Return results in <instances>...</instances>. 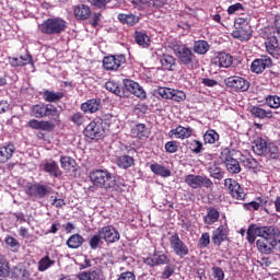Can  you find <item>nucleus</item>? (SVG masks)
I'll return each instance as SVG.
<instances>
[{
	"label": "nucleus",
	"instance_id": "28",
	"mask_svg": "<svg viewBox=\"0 0 280 280\" xmlns=\"http://www.w3.org/2000/svg\"><path fill=\"white\" fill-rule=\"evenodd\" d=\"M250 113L257 119H273L272 110L264 109L261 106H253Z\"/></svg>",
	"mask_w": 280,
	"mask_h": 280
},
{
	"label": "nucleus",
	"instance_id": "57",
	"mask_svg": "<svg viewBox=\"0 0 280 280\" xmlns=\"http://www.w3.org/2000/svg\"><path fill=\"white\" fill-rule=\"evenodd\" d=\"M102 234H95L90 238V247L92 248V250H97L100 248V244H102Z\"/></svg>",
	"mask_w": 280,
	"mask_h": 280
},
{
	"label": "nucleus",
	"instance_id": "12",
	"mask_svg": "<svg viewBox=\"0 0 280 280\" xmlns=\"http://www.w3.org/2000/svg\"><path fill=\"white\" fill-rule=\"evenodd\" d=\"M124 86L126 91L131 93V95L139 97V100H147L148 94L145 93V90H143V86H141L137 81L131 79H125Z\"/></svg>",
	"mask_w": 280,
	"mask_h": 280
},
{
	"label": "nucleus",
	"instance_id": "56",
	"mask_svg": "<svg viewBox=\"0 0 280 280\" xmlns=\"http://www.w3.org/2000/svg\"><path fill=\"white\" fill-rule=\"evenodd\" d=\"M211 244V235L209 232H205L201 234L199 241H198V246L199 248H207Z\"/></svg>",
	"mask_w": 280,
	"mask_h": 280
},
{
	"label": "nucleus",
	"instance_id": "22",
	"mask_svg": "<svg viewBox=\"0 0 280 280\" xmlns=\"http://www.w3.org/2000/svg\"><path fill=\"white\" fill-rule=\"evenodd\" d=\"M213 65L222 69H229L233 65V56L226 52H218L217 56L212 59Z\"/></svg>",
	"mask_w": 280,
	"mask_h": 280
},
{
	"label": "nucleus",
	"instance_id": "26",
	"mask_svg": "<svg viewBox=\"0 0 280 280\" xmlns=\"http://www.w3.org/2000/svg\"><path fill=\"white\" fill-rule=\"evenodd\" d=\"M91 7L86 4H79L74 7V16L78 21H86L91 19Z\"/></svg>",
	"mask_w": 280,
	"mask_h": 280
},
{
	"label": "nucleus",
	"instance_id": "44",
	"mask_svg": "<svg viewBox=\"0 0 280 280\" xmlns=\"http://www.w3.org/2000/svg\"><path fill=\"white\" fill-rule=\"evenodd\" d=\"M241 163L246 167V170H257L259 167V162L255 160L253 156H242L241 158Z\"/></svg>",
	"mask_w": 280,
	"mask_h": 280
},
{
	"label": "nucleus",
	"instance_id": "8",
	"mask_svg": "<svg viewBox=\"0 0 280 280\" xmlns=\"http://www.w3.org/2000/svg\"><path fill=\"white\" fill-rule=\"evenodd\" d=\"M224 84L232 93H246L250 89V82L242 77H229L224 79Z\"/></svg>",
	"mask_w": 280,
	"mask_h": 280
},
{
	"label": "nucleus",
	"instance_id": "60",
	"mask_svg": "<svg viewBox=\"0 0 280 280\" xmlns=\"http://www.w3.org/2000/svg\"><path fill=\"white\" fill-rule=\"evenodd\" d=\"M171 100L173 102H185V100H187V94H185L183 91L180 90H174L173 89V93H172V97Z\"/></svg>",
	"mask_w": 280,
	"mask_h": 280
},
{
	"label": "nucleus",
	"instance_id": "19",
	"mask_svg": "<svg viewBox=\"0 0 280 280\" xmlns=\"http://www.w3.org/2000/svg\"><path fill=\"white\" fill-rule=\"evenodd\" d=\"M28 128H32V130H44L45 132H54V130L56 129V124L49 120L32 119L28 121Z\"/></svg>",
	"mask_w": 280,
	"mask_h": 280
},
{
	"label": "nucleus",
	"instance_id": "52",
	"mask_svg": "<svg viewBox=\"0 0 280 280\" xmlns=\"http://www.w3.org/2000/svg\"><path fill=\"white\" fill-rule=\"evenodd\" d=\"M189 145L190 152H192V154H202L205 150V145L199 140L190 141Z\"/></svg>",
	"mask_w": 280,
	"mask_h": 280
},
{
	"label": "nucleus",
	"instance_id": "51",
	"mask_svg": "<svg viewBox=\"0 0 280 280\" xmlns=\"http://www.w3.org/2000/svg\"><path fill=\"white\" fill-rule=\"evenodd\" d=\"M265 154L269 159H279V147H277L275 143L267 144Z\"/></svg>",
	"mask_w": 280,
	"mask_h": 280
},
{
	"label": "nucleus",
	"instance_id": "48",
	"mask_svg": "<svg viewBox=\"0 0 280 280\" xmlns=\"http://www.w3.org/2000/svg\"><path fill=\"white\" fill-rule=\"evenodd\" d=\"M219 139L220 135H218V131L213 129L207 130L206 133L203 135L205 143L213 144L215 143V141H219Z\"/></svg>",
	"mask_w": 280,
	"mask_h": 280
},
{
	"label": "nucleus",
	"instance_id": "59",
	"mask_svg": "<svg viewBox=\"0 0 280 280\" xmlns=\"http://www.w3.org/2000/svg\"><path fill=\"white\" fill-rule=\"evenodd\" d=\"M113 0H89V3L93 5L94 8H97L98 10H106L108 3H110Z\"/></svg>",
	"mask_w": 280,
	"mask_h": 280
},
{
	"label": "nucleus",
	"instance_id": "55",
	"mask_svg": "<svg viewBox=\"0 0 280 280\" xmlns=\"http://www.w3.org/2000/svg\"><path fill=\"white\" fill-rule=\"evenodd\" d=\"M154 257L156 266H167L172 261V259H170V256L165 254H154Z\"/></svg>",
	"mask_w": 280,
	"mask_h": 280
},
{
	"label": "nucleus",
	"instance_id": "17",
	"mask_svg": "<svg viewBox=\"0 0 280 280\" xmlns=\"http://www.w3.org/2000/svg\"><path fill=\"white\" fill-rule=\"evenodd\" d=\"M229 241V229L224 225H220L214 231H212V244L214 246H222L223 242Z\"/></svg>",
	"mask_w": 280,
	"mask_h": 280
},
{
	"label": "nucleus",
	"instance_id": "1",
	"mask_svg": "<svg viewBox=\"0 0 280 280\" xmlns=\"http://www.w3.org/2000/svg\"><path fill=\"white\" fill-rule=\"evenodd\" d=\"M37 30L45 36H60L67 31V22L60 16L48 18L38 24Z\"/></svg>",
	"mask_w": 280,
	"mask_h": 280
},
{
	"label": "nucleus",
	"instance_id": "16",
	"mask_svg": "<svg viewBox=\"0 0 280 280\" xmlns=\"http://www.w3.org/2000/svg\"><path fill=\"white\" fill-rule=\"evenodd\" d=\"M101 237L105 240L109 244H115V242H119V232L115 230L113 225L103 226L98 230Z\"/></svg>",
	"mask_w": 280,
	"mask_h": 280
},
{
	"label": "nucleus",
	"instance_id": "32",
	"mask_svg": "<svg viewBox=\"0 0 280 280\" xmlns=\"http://www.w3.org/2000/svg\"><path fill=\"white\" fill-rule=\"evenodd\" d=\"M252 148L255 154L261 156L266 154V150H268V142L264 138H257L256 140H254Z\"/></svg>",
	"mask_w": 280,
	"mask_h": 280
},
{
	"label": "nucleus",
	"instance_id": "64",
	"mask_svg": "<svg viewBox=\"0 0 280 280\" xmlns=\"http://www.w3.org/2000/svg\"><path fill=\"white\" fill-rule=\"evenodd\" d=\"M117 280H137V276L132 271H125L119 275Z\"/></svg>",
	"mask_w": 280,
	"mask_h": 280
},
{
	"label": "nucleus",
	"instance_id": "46",
	"mask_svg": "<svg viewBox=\"0 0 280 280\" xmlns=\"http://www.w3.org/2000/svg\"><path fill=\"white\" fill-rule=\"evenodd\" d=\"M257 236H259V226L250 224L247 229V242H249V244H255Z\"/></svg>",
	"mask_w": 280,
	"mask_h": 280
},
{
	"label": "nucleus",
	"instance_id": "13",
	"mask_svg": "<svg viewBox=\"0 0 280 280\" xmlns=\"http://www.w3.org/2000/svg\"><path fill=\"white\" fill-rule=\"evenodd\" d=\"M258 253L261 255H272L273 250L280 249V241H267L266 238H259L256 242Z\"/></svg>",
	"mask_w": 280,
	"mask_h": 280
},
{
	"label": "nucleus",
	"instance_id": "36",
	"mask_svg": "<svg viewBox=\"0 0 280 280\" xmlns=\"http://www.w3.org/2000/svg\"><path fill=\"white\" fill-rule=\"evenodd\" d=\"M116 165L120 167V170H128L135 165V158L130 155H120L116 159Z\"/></svg>",
	"mask_w": 280,
	"mask_h": 280
},
{
	"label": "nucleus",
	"instance_id": "37",
	"mask_svg": "<svg viewBox=\"0 0 280 280\" xmlns=\"http://www.w3.org/2000/svg\"><path fill=\"white\" fill-rule=\"evenodd\" d=\"M118 21L122 23V25H130L131 27L133 25H137L139 23V16L132 14V13H120L117 16Z\"/></svg>",
	"mask_w": 280,
	"mask_h": 280
},
{
	"label": "nucleus",
	"instance_id": "21",
	"mask_svg": "<svg viewBox=\"0 0 280 280\" xmlns=\"http://www.w3.org/2000/svg\"><path fill=\"white\" fill-rule=\"evenodd\" d=\"M79 280H106L102 268L94 267L88 271H82L78 275Z\"/></svg>",
	"mask_w": 280,
	"mask_h": 280
},
{
	"label": "nucleus",
	"instance_id": "29",
	"mask_svg": "<svg viewBox=\"0 0 280 280\" xmlns=\"http://www.w3.org/2000/svg\"><path fill=\"white\" fill-rule=\"evenodd\" d=\"M224 163L230 174H240V172H242V166L240 165V161L232 158L231 155H226Z\"/></svg>",
	"mask_w": 280,
	"mask_h": 280
},
{
	"label": "nucleus",
	"instance_id": "61",
	"mask_svg": "<svg viewBox=\"0 0 280 280\" xmlns=\"http://www.w3.org/2000/svg\"><path fill=\"white\" fill-rule=\"evenodd\" d=\"M165 151L168 154H176L178 152V142L176 141H168L165 143Z\"/></svg>",
	"mask_w": 280,
	"mask_h": 280
},
{
	"label": "nucleus",
	"instance_id": "43",
	"mask_svg": "<svg viewBox=\"0 0 280 280\" xmlns=\"http://www.w3.org/2000/svg\"><path fill=\"white\" fill-rule=\"evenodd\" d=\"M13 277L18 280H30L31 273L25 267H15L13 269Z\"/></svg>",
	"mask_w": 280,
	"mask_h": 280
},
{
	"label": "nucleus",
	"instance_id": "14",
	"mask_svg": "<svg viewBox=\"0 0 280 280\" xmlns=\"http://www.w3.org/2000/svg\"><path fill=\"white\" fill-rule=\"evenodd\" d=\"M258 237H261L260 240H267L268 242H280V240H277V237H280V230L272 225L259 226Z\"/></svg>",
	"mask_w": 280,
	"mask_h": 280
},
{
	"label": "nucleus",
	"instance_id": "5",
	"mask_svg": "<svg viewBox=\"0 0 280 280\" xmlns=\"http://www.w3.org/2000/svg\"><path fill=\"white\" fill-rule=\"evenodd\" d=\"M24 194H26L31 200H43L51 194V187L38 182L28 183L24 188Z\"/></svg>",
	"mask_w": 280,
	"mask_h": 280
},
{
	"label": "nucleus",
	"instance_id": "35",
	"mask_svg": "<svg viewBox=\"0 0 280 280\" xmlns=\"http://www.w3.org/2000/svg\"><path fill=\"white\" fill-rule=\"evenodd\" d=\"M133 38L140 47L148 48L150 46V36L145 32L136 31Z\"/></svg>",
	"mask_w": 280,
	"mask_h": 280
},
{
	"label": "nucleus",
	"instance_id": "11",
	"mask_svg": "<svg viewBox=\"0 0 280 280\" xmlns=\"http://www.w3.org/2000/svg\"><path fill=\"white\" fill-rule=\"evenodd\" d=\"M121 65H126V56L124 55H110L103 59V67L106 71H117Z\"/></svg>",
	"mask_w": 280,
	"mask_h": 280
},
{
	"label": "nucleus",
	"instance_id": "4",
	"mask_svg": "<svg viewBox=\"0 0 280 280\" xmlns=\"http://www.w3.org/2000/svg\"><path fill=\"white\" fill-rule=\"evenodd\" d=\"M267 54L272 58H280V18L275 20L273 32L268 36L265 42Z\"/></svg>",
	"mask_w": 280,
	"mask_h": 280
},
{
	"label": "nucleus",
	"instance_id": "15",
	"mask_svg": "<svg viewBox=\"0 0 280 280\" xmlns=\"http://www.w3.org/2000/svg\"><path fill=\"white\" fill-rule=\"evenodd\" d=\"M175 56L183 62L184 65H189L194 60V54H191V49H189L185 45H175L174 46Z\"/></svg>",
	"mask_w": 280,
	"mask_h": 280
},
{
	"label": "nucleus",
	"instance_id": "33",
	"mask_svg": "<svg viewBox=\"0 0 280 280\" xmlns=\"http://www.w3.org/2000/svg\"><path fill=\"white\" fill-rule=\"evenodd\" d=\"M233 38H236L241 42L250 40V37L253 36V32L250 31V27L246 28H236L232 32Z\"/></svg>",
	"mask_w": 280,
	"mask_h": 280
},
{
	"label": "nucleus",
	"instance_id": "2",
	"mask_svg": "<svg viewBox=\"0 0 280 280\" xmlns=\"http://www.w3.org/2000/svg\"><path fill=\"white\" fill-rule=\"evenodd\" d=\"M90 180L94 187H100L101 189H113L117 185L115 176L107 170H94L90 172Z\"/></svg>",
	"mask_w": 280,
	"mask_h": 280
},
{
	"label": "nucleus",
	"instance_id": "7",
	"mask_svg": "<svg viewBox=\"0 0 280 280\" xmlns=\"http://www.w3.org/2000/svg\"><path fill=\"white\" fill-rule=\"evenodd\" d=\"M168 235H171L168 237V242L173 253H175L177 257H180V259H183V257H187V255H189V247L185 242H183L178 233L173 232L168 233Z\"/></svg>",
	"mask_w": 280,
	"mask_h": 280
},
{
	"label": "nucleus",
	"instance_id": "3",
	"mask_svg": "<svg viewBox=\"0 0 280 280\" xmlns=\"http://www.w3.org/2000/svg\"><path fill=\"white\" fill-rule=\"evenodd\" d=\"M32 117L36 119H43L45 117H51L55 124L60 125V110L52 104H36L31 107Z\"/></svg>",
	"mask_w": 280,
	"mask_h": 280
},
{
	"label": "nucleus",
	"instance_id": "31",
	"mask_svg": "<svg viewBox=\"0 0 280 280\" xmlns=\"http://www.w3.org/2000/svg\"><path fill=\"white\" fill-rule=\"evenodd\" d=\"M56 266V260L51 259L49 255L43 256L37 262L38 272H46L49 268H54Z\"/></svg>",
	"mask_w": 280,
	"mask_h": 280
},
{
	"label": "nucleus",
	"instance_id": "25",
	"mask_svg": "<svg viewBox=\"0 0 280 280\" xmlns=\"http://www.w3.org/2000/svg\"><path fill=\"white\" fill-rule=\"evenodd\" d=\"M100 106H102L101 98H91L81 104V110L93 115V113H97V110H100Z\"/></svg>",
	"mask_w": 280,
	"mask_h": 280
},
{
	"label": "nucleus",
	"instance_id": "47",
	"mask_svg": "<svg viewBox=\"0 0 280 280\" xmlns=\"http://www.w3.org/2000/svg\"><path fill=\"white\" fill-rule=\"evenodd\" d=\"M69 121H71L72 124H74V126H78L80 128V126H84L86 117L84 116V114H82V112H75L69 117Z\"/></svg>",
	"mask_w": 280,
	"mask_h": 280
},
{
	"label": "nucleus",
	"instance_id": "42",
	"mask_svg": "<svg viewBox=\"0 0 280 280\" xmlns=\"http://www.w3.org/2000/svg\"><path fill=\"white\" fill-rule=\"evenodd\" d=\"M258 201H250L247 203H244L243 207L246 211H259V209L261 208V205H266V202H268V200L258 197L257 198Z\"/></svg>",
	"mask_w": 280,
	"mask_h": 280
},
{
	"label": "nucleus",
	"instance_id": "53",
	"mask_svg": "<svg viewBox=\"0 0 280 280\" xmlns=\"http://www.w3.org/2000/svg\"><path fill=\"white\" fill-rule=\"evenodd\" d=\"M4 243L7 244V246H9V248H15L13 249L14 253H16L19 248H21V243L12 235H7L4 238Z\"/></svg>",
	"mask_w": 280,
	"mask_h": 280
},
{
	"label": "nucleus",
	"instance_id": "63",
	"mask_svg": "<svg viewBox=\"0 0 280 280\" xmlns=\"http://www.w3.org/2000/svg\"><path fill=\"white\" fill-rule=\"evenodd\" d=\"M212 277L214 280H224V270L221 267H212Z\"/></svg>",
	"mask_w": 280,
	"mask_h": 280
},
{
	"label": "nucleus",
	"instance_id": "41",
	"mask_svg": "<svg viewBox=\"0 0 280 280\" xmlns=\"http://www.w3.org/2000/svg\"><path fill=\"white\" fill-rule=\"evenodd\" d=\"M82 244H84V237L80 234H72L67 241L68 248L72 249L80 248Z\"/></svg>",
	"mask_w": 280,
	"mask_h": 280
},
{
	"label": "nucleus",
	"instance_id": "50",
	"mask_svg": "<svg viewBox=\"0 0 280 280\" xmlns=\"http://www.w3.org/2000/svg\"><path fill=\"white\" fill-rule=\"evenodd\" d=\"M209 47H210L209 43H207L205 40H198L194 45V51L196 54L205 55V54H207V51H209Z\"/></svg>",
	"mask_w": 280,
	"mask_h": 280
},
{
	"label": "nucleus",
	"instance_id": "23",
	"mask_svg": "<svg viewBox=\"0 0 280 280\" xmlns=\"http://www.w3.org/2000/svg\"><path fill=\"white\" fill-rule=\"evenodd\" d=\"M206 211L207 213L203 215V224L206 226H212V224L220 221V210L215 207H208Z\"/></svg>",
	"mask_w": 280,
	"mask_h": 280
},
{
	"label": "nucleus",
	"instance_id": "58",
	"mask_svg": "<svg viewBox=\"0 0 280 280\" xmlns=\"http://www.w3.org/2000/svg\"><path fill=\"white\" fill-rule=\"evenodd\" d=\"M174 92V89L172 88H159L158 89V95L162 97L163 100H172V93Z\"/></svg>",
	"mask_w": 280,
	"mask_h": 280
},
{
	"label": "nucleus",
	"instance_id": "24",
	"mask_svg": "<svg viewBox=\"0 0 280 280\" xmlns=\"http://www.w3.org/2000/svg\"><path fill=\"white\" fill-rule=\"evenodd\" d=\"M272 67V59L270 57L265 56L260 59H255L252 62L250 69L252 71H265V69H270Z\"/></svg>",
	"mask_w": 280,
	"mask_h": 280
},
{
	"label": "nucleus",
	"instance_id": "27",
	"mask_svg": "<svg viewBox=\"0 0 280 280\" xmlns=\"http://www.w3.org/2000/svg\"><path fill=\"white\" fill-rule=\"evenodd\" d=\"M44 172L52 176V178H60V176H62V171L56 161L46 162L44 164Z\"/></svg>",
	"mask_w": 280,
	"mask_h": 280
},
{
	"label": "nucleus",
	"instance_id": "45",
	"mask_svg": "<svg viewBox=\"0 0 280 280\" xmlns=\"http://www.w3.org/2000/svg\"><path fill=\"white\" fill-rule=\"evenodd\" d=\"M105 89L109 91V93H114V95H118V97H121V95H124V91H121V88L115 81H107L105 83Z\"/></svg>",
	"mask_w": 280,
	"mask_h": 280
},
{
	"label": "nucleus",
	"instance_id": "18",
	"mask_svg": "<svg viewBox=\"0 0 280 280\" xmlns=\"http://www.w3.org/2000/svg\"><path fill=\"white\" fill-rule=\"evenodd\" d=\"M194 135V128L191 127H183V126H177L175 129H171L168 131V137L170 139H189Z\"/></svg>",
	"mask_w": 280,
	"mask_h": 280
},
{
	"label": "nucleus",
	"instance_id": "39",
	"mask_svg": "<svg viewBox=\"0 0 280 280\" xmlns=\"http://www.w3.org/2000/svg\"><path fill=\"white\" fill-rule=\"evenodd\" d=\"M163 71H174L176 69V59L170 55H164L161 59Z\"/></svg>",
	"mask_w": 280,
	"mask_h": 280
},
{
	"label": "nucleus",
	"instance_id": "40",
	"mask_svg": "<svg viewBox=\"0 0 280 280\" xmlns=\"http://www.w3.org/2000/svg\"><path fill=\"white\" fill-rule=\"evenodd\" d=\"M43 97H44L45 102H49L50 104H52V103L56 104V102H60V100H62V97H65V93L46 90L44 92Z\"/></svg>",
	"mask_w": 280,
	"mask_h": 280
},
{
	"label": "nucleus",
	"instance_id": "30",
	"mask_svg": "<svg viewBox=\"0 0 280 280\" xmlns=\"http://www.w3.org/2000/svg\"><path fill=\"white\" fill-rule=\"evenodd\" d=\"M131 135L136 137V139H148V137H150V130H148L145 124H137L131 129Z\"/></svg>",
	"mask_w": 280,
	"mask_h": 280
},
{
	"label": "nucleus",
	"instance_id": "62",
	"mask_svg": "<svg viewBox=\"0 0 280 280\" xmlns=\"http://www.w3.org/2000/svg\"><path fill=\"white\" fill-rule=\"evenodd\" d=\"M175 270H176V267H174V265L165 266L162 272V279H170V277H173Z\"/></svg>",
	"mask_w": 280,
	"mask_h": 280
},
{
	"label": "nucleus",
	"instance_id": "20",
	"mask_svg": "<svg viewBox=\"0 0 280 280\" xmlns=\"http://www.w3.org/2000/svg\"><path fill=\"white\" fill-rule=\"evenodd\" d=\"M16 147L12 142L0 144V164L8 163L14 156Z\"/></svg>",
	"mask_w": 280,
	"mask_h": 280
},
{
	"label": "nucleus",
	"instance_id": "49",
	"mask_svg": "<svg viewBox=\"0 0 280 280\" xmlns=\"http://www.w3.org/2000/svg\"><path fill=\"white\" fill-rule=\"evenodd\" d=\"M12 65H16L18 67L32 65V55H30L28 52H25L24 55H21L20 58L13 59Z\"/></svg>",
	"mask_w": 280,
	"mask_h": 280
},
{
	"label": "nucleus",
	"instance_id": "38",
	"mask_svg": "<svg viewBox=\"0 0 280 280\" xmlns=\"http://www.w3.org/2000/svg\"><path fill=\"white\" fill-rule=\"evenodd\" d=\"M60 165L66 172H73L75 171V165H78V163H75L71 156L61 155Z\"/></svg>",
	"mask_w": 280,
	"mask_h": 280
},
{
	"label": "nucleus",
	"instance_id": "54",
	"mask_svg": "<svg viewBox=\"0 0 280 280\" xmlns=\"http://www.w3.org/2000/svg\"><path fill=\"white\" fill-rule=\"evenodd\" d=\"M265 102L269 108H280V97L278 95H268Z\"/></svg>",
	"mask_w": 280,
	"mask_h": 280
},
{
	"label": "nucleus",
	"instance_id": "9",
	"mask_svg": "<svg viewBox=\"0 0 280 280\" xmlns=\"http://www.w3.org/2000/svg\"><path fill=\"white\" fill-rule=\"evenodd\" d=\"M185 183L191 189H201L206 187L207 189L213 187V182L207 176L189 174L185 177Z\"/></svg>",
	"mask_w": 280,
	"mask_h": 280
},
{
	"label": "nucleus",
	"instance_id": "6",
	"mask_svg": "<svg viewBox=\"0 0 280 280\" xmlns=\"http://www.w3.org/2000/svg\"><path fill=\"white\" fill-rule=\"evenodd\" d=\"M84 137L88 139H95L100 141V139H104L106 137V129L104 125H102V120H92L83 130Z\"/></svg>",
	"mask_w": 280,
	"mask_h": 280
},
{
	"label": "nucleus",
	"instance_id": "10",
	"mask_svg": "<svg viewBox=\"0 0 280 280\" xmlns=\"http://www.w3.org/2000/svg\"><path fill=\"white\" fill-rule=\"evenodd\" d=\"M224 187L230 196L235 200H246V192H244V188H242L237 180L233 178H225Z\"/></svg>",
	"mask_w": 280,
	"mask_h": 280
},
{
	"label": "nucleus",
	"instance_id": "34",
	"mask_svg": "<svg viewBox=\"0 0 280 280\" xmlns=\"http://www.w3.org/2000/svg\"><path fill=\"white\" fill-rule=\"evenodd\" d=\"M150 170L156 176H162V178H170V176H172V171H170V168H167L159 163L151 164Z\"/></svg>",
	"mask_w": 280,
	"mask_h": 280
}]
</instances>
